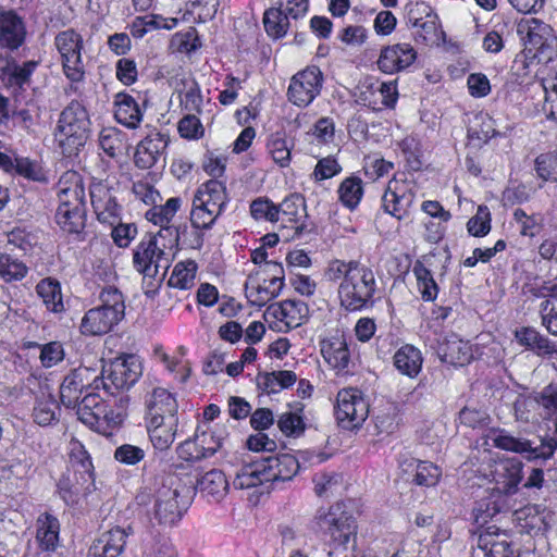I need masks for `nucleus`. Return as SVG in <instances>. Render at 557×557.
Here are the masks:
<instances>
[{"mask_svg":"<svg viewBox=\"0 0 557 557\" xmlns=\"http://www.w3.org/2000/svg\"><path fill=\"white\" fill-rule=\"evenodd\" d=\"M330 282H338L339 305L347 311H360L373 305L376 281L373 271L357 261L333 260L325 270Z\"/></svg>","mask_w":557,"mask_h":557,"instance_id":"1","label":"nucleus"},{"mask_svg":"<svg viewBox=\"0 0 557 557\" xmlns=\"http://www.w3.org/2000/svg\"><path fill=\"white\" fill-rule=\"evenodd\" d=\"M162 231L157 234H146L133 251V265L145 278H153L152 290H146V295L152 296L164 280L171 265V252L173 244H165Z\"/></svg>","mask_w":557,"mask_h":557,"instance_id":"2","label":"nucleus"},{"mask_svg":"<svg viewBox=\"0 0 557 557\" xmlns=\"http://www.w3.org/2000/svg\"><path fill=\"white\" fill-rule=\"evenodd\" d=\"M517 34L528 55L540 63H548L557 57V35L553 27L535 17L521 18Z\"/></svg>","mask_w":557,"mask_h":557,"instance_id":"3","label":"nucleus"},{"mask_svg":"<svg viewBox=\"0 0 557 557\" xmlns=\"http://www.w3.org/2000/svg\"><path fill=\"white\" fill-rule=\"evenodd\" d=\"M227 200L226 188L222 182L210 180L202 184L193 199L191 225L199 230L210 228L222 214Z\"/></svg>","mask_w":557,"mask_h":557,"instance_id":"4","label":"nucleus"},{"mask_svg":"<svg viewBox=\"0 0 557 557\" xmlns=\"http://www.w3.org/2000/svg\"><path fill=\"white\" fill-rule=\"evenodd\" d=\"M88 125L87 112L77 101L71 102L61 112L55 132V140L63 149V153L72 156L85 145Z\"/></svg>","mask_w":557,"mask_h":557,"instance_id":"5","label":"nucleus"},{"mask_svg":"<svg viewBox=\"0 0 557 557\" xmlns=\"http://www.w3.org/2000/svg\"><path fill=\"white\" fill-rule=\"evenodd\" d=\"M184 487L171 478L156 492L153 517L164 527L175 525L187 509L188 502L182 496Z\"/></svg>","mask_w":557,"mask_h":557,"instance_id":"6","label":"nucleus"},{"mask_svg":"<svg viewBox=\"0 0 557 557\" xmlns=\"http://www.w3.org/2000/svg\"><path fill=\"white\" fill-rule=\"evenodd\" d=\"M140 373V363L134 355L117 357L103 367L101 376L94 377L95 388L102 386L113 394L112 389H126L134 385Z\"/></svg>","mask_w":557,"mask_h":557,"instance_id":"7","label":"nucleus"},{"mask_svg":"<svg viewBox=\"0 0 557 557\" xmlns=\"http://www.w3.org/2000/svg\"><path fill=\"white\" fill-rule=\"evenodd\" d=\"M83 37L74 29L60 32L54 38V46L60 54L63 73L71 82H81L85 75L82 59Z\"/></svg>","mask_w":557,"mask_h":557,"instance_id":"8","label":"nucleus"},{"mask_svg":"<svg viewBox=\"0 0 557 557\" xmlns=\"http://www.w3.org/2000/svg\"><path fill=\"white\" fill-rule=\"evenodd\" d=\"M369 414V404L362 392L355 387L343 388L337 393L335 417L346 430L359 428Z\"/></svg>","mask_w":557,"mask_h":557,"instance_id":"9","label":"nucleus"},{"mask_svg":"<svg viewBox=\"0 0 557 557\" xmlns=\"http://www.w3.org/2000/svg\"><path fill=\"white\" fill-rule=\"evenodd\" d=\"M323 73L317 65H310L292 76L287 88V99L294 106L306 108L320 95Z\"/></svg>","mask_w":557,"mask_h":557,"instance_id":"10","label":"nucleus"},{"mask_svg":"<svg viewBox=\"0 0 557 557\" xmlns=\"http://www.w3.org/2000/svg\"><path fill=\"white\" fill-rule=\"evenodd\" d=\"M307 314L308 307L304 301L287 299L271 304L263 318L271 330L285 333L301 325Z\"/></svg>","mask_w":557,"mask_h":557,"instance_id":"11","label":"nucleus"},{"mask_svg":"<svg viewBox=\"0 0 557 557\" xmlns=\"http://www.w3.org/2000/svg\"><path fill=\"white\" fill-rule=\"evenodd\" d=\"M416 200L411 182L393 178L382 196V209L397 220L407 218Z\"/></svg>","mask_w":557,"mask_h":557,"instance_id":"12","label":"nucleus"},{"mask_svg":"<svg viewBox=\"0 0 557 557\" xmlns=\"http://www.w3.org/2000/svg\"><path fill=\"white\" fill-rule=\"evenodd\" d=\"M267 267L273 269L271 276L260 277L258 272L255 276L250 275L246 283V295L249 301L259 307L277 297L284 286L281 275L283 269L276 263H267Z\"/></svg>","mask_w":557,"mask_h":557,"instance_id":"13","label":"nucleus"},{"mask_svg":"<svg viewBox=\"0 0 557 557\" xmlns=\"http://www.w3.org/2000/svg\"><path fill=\"white\" fill-rule=\"evenodd\" d=\"M490 438L495 447L525 455L528 459H547L553 456L557 448V442L555 440H548L543 442L540 446L532 447L529 441L515 437L506 431L493 432Z\"/></svg>","mask_w":557,"mask_h":557,"instance_id":"14","label":"nucleus"},{"mask_svg":"<svg viewBox=\"0 0 557 557\" xmlns=\"http://www.w3.org/2000/svg\"><path fill=\"white\" fill-rule=\"evenodd\" d=\"M318 525L338 545H346L357 531L355 519L339 507H332L326 513L320 515Z\"/></svg>","mask_w":557,"mask_h":557,"instance_id":"15","label":"nucleus"},{"mask_svg":"<svg viewBox=\"0 0 557 557\" xmlns=\"http://www.w3.org/2000/svg\"><path fill=\"white\" fill-rule=\"evenodd\" d=\"M278 219L282 221L283 228L286 234H282L284 240H289L298 236L304 230V218L306 216L305 199L298 195L293 194L287 196L280 205Z\"/></svg>","mask_w":557,"mask_h":557,"instance_id":"16","label":"nucleus"},{"mask_svg":"<svg viewBox=\"0 0 557 557\" xmlns=\"http://www.w3.org/2000/svg\"><path fill=\"white\" fill-rule=\"evenodd\" d=\"M417 59V51L410 44H395L384 47L376 61L385 74H395L409 67Z\"/></svg>","mask_w":557,"mask_h":557,"instance_id":"17","label":"nucleus"},{"mask_svg":"<svg viewBox=\"0 0 557 557\" xmlns=\"http://www.w3.org/2000/svg\"><path fill=\"white\" fill-rule=\"evenodd\" d=\"M92 372L88 368H77L72 370L60 386V398L62 404L67 407H76L82 394L89 389H96L94 380L90 381Z\"/></svg>","mask_w":557,"mask_h":557,"instance_id":"18","label":"nucleus"},{"mask_svg":"<svg viewBox=\"0 0 557 557\" xmlns=\"http://www.w3.org/2000/svg\"><path fill=\"white\" fill-rule=\"evenodd\" d=\"M58 490L66 504H76L81 497L87 496L95 490L94 473L73 470L63 474L58 483Z\"/></svg>","mask_w":557,"mask_h":557,"instance_id":"19","label":"nucleus"},{"mask_svg":"<svg viewBox=\"0 0 557 557\" xmlns=\"http://www.w3.org/2000/svg\"><path fill=\"white\" fill-rule=\"evenodd\" d=\"M183 205V199L181 197H171L165 203L158 205L156 203L149 210L146 211L145 218L161 227L160 231L163 232V235H169L172 238V242H177L178 232L177 228L172 226L171 223L175 218L176 213L181 210Z\"/></svg>","mask_w":557,"mask_h":557,"instance_id":"20","label":"nucleus"},{"mask_svg":"<svg viewBox=\"0 0 557 557\" xmlns=\"http://www.w3.org/2000/svg\"><path fill=\"white\" fill-rule=\"evenodd\" d=\"M122 319L123 317L114 310L98 306L84 314L81 322V332L84 335H103L110 332Z\"/></svg>","mask_w":557,"mask_h":557,"instance_id":"21","label":"nucleus"},{"mask_svg":"<svg viewBox=\"0 0 557 557\" xmlns=\"http://www.w3.org/2000/svg\"><path fill=\"white\" fill-rule=\"evenodd\" d=\"M492 476L499 492L513 494L522 480V462L517 458L499 460L495 463Z\"/></svg>","mask_w":557,"mask_h":557,"instance_id":"22","label":"nucleus"},{"mask_svg":"<svg viewBox=\"0 0 557 557\" xmlns=\"http://www.w3.org/2000/svg\"><path fill=\"white\" fill-rule=\"evenodd\" d=\"M437 355L444 362L456 367H463L473 359V349L468 341L451 334L440 343Z\"/></svg>","mask_w":557,"mask_h":557,"instance_id":"23","label":"nucleus"},{"mask_svg":"<svg viewBox=\"0 0 557 557\" xmlns=\"http://www.w3.org/2000/svg\"><path fill=\"white\" fill-rule=\"evenodd\" d=\"M26 28L22 17L14 11L0 12V46L17 49L25 40Z\"/></svg>","mask_w":557,"mask_h":557,"instance_id":"24","label":"nucleus"},{"mask_svg":"<svg viewBox=\"0 0 557 557\" xmlns=\"http://www.w3.org/2000/svg\"><path fill=\"white\" fill-rule=\"evenodd\" d=\"M90 202L101 222H110L117 215L119 206L111 189L103 182H94L89 186Z\"/></svg>","mask_w":557,"mask_h":557,"instance_id":"25","label":"nucleus"},{"mask_svg":"<svg viewBox=\"0 0 557 557\" xmlns=\"http://www.w3.org/2000/svg\"><path fill=\"white\" fill-rule=\"evenodd\" d=\"M321 352L326 363L338 374L349 372L350 351L343 336H333L322 343Z\"/></svg>","mask_w":557,"mask_h":557,"instance_id":"26","label":"nucleus"},{"mask_svg":"<svg viewBox=\"0 0 557 557\" xmlns=\"http://www.w3.org/2000/svg\"><path fill=\"white\" fill-rule=\"evenodd\" d=\"M115 120L127 128H137L144 111L137 100L125 91L117 92L113 100Z\"/></svg>","mask_w":557,"mask_h":557,"instance_id":"27","label":"nucleus"},{"mask_svg":"<svg viewBox=\"0 0 557 557\" xmlns=\"http://www.w3.org/2000/svg\"><path fill=\"white\" fill-rule=\"evenodd\" d=\"M168 146L166 137L161 133L146 136L136 148L135 164L140 169L152 168Z\"/></svg>","mask_w":557,"mask_h":557,"instance_id":"28","label":"nucleus"},{"mask_svg":"<svg viewBox=\"0 0 557 557\" xmlns=\"http://www.w3.org/2000/svg\"><path fill=\"white\" fill-rule=\"evenodd\" d=\"M148 419L177 418V401L174 395L163 387H154L146 399Z\"/></svg>","mask_w":557,"mask_h":557,"instance_id":"29","label":"nucleus"},{"mask_svg":"<svg viewBox=\"0 0 557 557\" xmlns=\"http://www.w3.org/2000/svg\"><path fill=\"white\" fill-rule=\"evenodd\" d=\"M147 430L152 446L159 450H166L175 440L177 430V418L148 419Z\"/></svg>","mask_w":557,"mask_h":557,"instance_id":"30","label":"nucleus"},{"mask_svg":"<svg viewBox=\"0 0 557 557\" xmlns=\"http://www.w3.org/2000/svg\"><path fill=\"white\" fill-rule=\"evenodd\" d=\"M263 460L269 483L292 480L299 471V462L296 457L290 454L271 456Z\"/></svg>","mask_w":557,"mask_h":557,"instance_id":"31","label":"nucleus"},{"mask_svg":"<svg viewBox=\"0 0 557 557\" xmlns=\"http://www.w3.org/2000/svg\"><path fill=\"white\" fill-rule=\"evenodd\" d=\"M473 557H516V552L505 537L486 532L479 535Z\"/></svg>","mask_w":557,"mask_h":557,"instance_id":"32","label":"nucleus"},{"mask_svg":"<svg viewBox=\"0 0 557 557\" xmlns=\"http://www.w3.org/2000/svg\"><path fill=\"white\" fill-rule=\"evenodd\" d=\"M60 205L66 207H85V188L81 176L76 172L65 173L59 182L58 191Z\"/></svg>","mask_w":557,"mask_h":557,"instance_id":"33","label":"nucleus"},{"mask_svg":"<svg viewBox=\"0 0 557 557\" xmlns=\"http://www.w3.org/2000/svg\"><path fill=\"white\" fill-rule=\"evenodd\" d=\"M60 522L48 513H41L36 521V542L42 550L53 552L59 544Z\"/></svg>","mask_w":557,"mask_h":557,"instance_id":"34","label":"nucleus"},{"mask_svg":"<svg viewBox=\"0 0 557 557\" xmlns=\"http://www.w3.org/2000/svg\"><path fill=\"white\" fill-rule=\"evenodd\" d=\"M267 484H269V479L263 459L242 467L233 481L234 487L238 490H248Z\"/></svg>","mask_w":557,"mask_h":557,"instance_id":"35","label":"nucleus"},{"mask_svg":"<svg viewBox=\"0 0 557 557\" xmlns=\"http://www.w3.org/2000/svg\"><path fill=\"white\" fill-rule=\"evenodd\" d=\"M256 381L258 388L263 393L275 394L294 385L297 381V375L289 370H280L259 373Z\"/></svg>","mask_w":557,"mask_h":557,"instance_id":"36","label":"nucleus"},{"mask_svg":"<svg viewBox=\"0 0 557 557\" xmlns=\"http://www.w3.org/2000/svg\"><path fill=\"white\" fill-rule=\"evenodd\" d=\"M421 351L412 345L401 346L394 355V366L404 375L416 377L422 367Z\"/></svg>","mask_w":557,"mask_h":557,"instance_id":"37","label":"nucleus"},{"mask_svg":"<svg viewBox=\"0 0 557 557\" xmlns=\"http://www.w3.org/2000/svg\"><path fill=\"white\" fill-rule=\"evenodd\" d=\"M67 205H59L55 212V221L60 227L70 234H79L85 227V207H66Z\"/></svg>","mask_w":557,"mask_h":557,"instance_id":"38","label":"nucleus"},{"mask_svg":"<svg viewBox=\"0 0 557 557\" xmlns=\"http://www.w3.org/2000/svg\"><path fill=\"white\" fill-rule=\"evenodd\" d=\"M228 483L221 470H210L197 480V490L207 497L221 500L227 492Z\"/></svg>","mask_w":557,"mask_h":557,"instance_id":"39","label":"nucleus"},{"mask_svg":"<svg viewBox=\"0 0 557 557\" xmlns=\"http://www.w3.org/2000/svg\"><path fill=\"white\" fill-rule=\"evenodd\" d=\"M60 407L55 398L50 393L41 391L33 409L34 421L42 426L51 425L58 421Z\"/></svg>","mask_w":557,"mask_h":557,"instance_id":"40","label":"nucleus"},{"mask_svg":"<svg viewBox=\"0 0 557 557\" xmlns=\"http://www.w3.org/2000/svg\"><path fill=\"white\" fill-rule=\"evenodd\" d=\"M36 292L49 311L59 313L64 310L61 286L57 280H41L36 286Z\"/></svg>","mask_w":557,"mask_h":557,"instance_id":"41","label":"nucleus"},{"mask_svg":"<svg viewBox=\"0 0 557 557\" xmlns=\"http://www.w3.org/2000/svg\"><path fill=\"white\" fill-rule=\"evenodd\" d=\"M338 200L349 210H355L363 196L362 180L357 176H348L342 181L337 189Z\"/></svg>","mask_w":557,"mask_h":557,"instance_id":"42","label":"nucleus"},{"mask_svg":"<svg viewBox=\"0 0 557 557\" xmlns=\"http://www.w3.org/2000/svg\"><path fill=\"white\" fill-rule=\"evenodd\" d=\"M127 533L122 528H114L104 532L98 540L97 549H101L103 557H117L126 544Z\"/></svg>","mask_w":557,"mask_h":557,"instance_id":"43","label":"nucleus"},{"mask_svg":"<svg viewBox=\"0 0 557 557\" xmlns=\"http://www.w3.org/2000/svg\"><path fill=\"white\" fill-rule=\"evenodd\" d=\"M197 263L193 260L181 261L175 264L169 278V286L178 289H189L195 284Z\"/></svg>","mask_w":557,"mask_h":557,"instance_id":"44","label":"nucleus"},{"mask_svg":"<svg viewBox=\"0 0 557 557\" xmlns=\"http://www.w3.org/2000/svg\"><path fill=\"white\" fill-rule=\"evenodd\" d=\"M36 66L37 63L34 61H28L21 65L14 60H10L1 67V72L3 79H7L8 84L22 86L29 79Z\"/></svg>","mask_w":557,"mask_h":557,"instance_id":"45","label":"nucleus"},{"mask_svg":"<svg viewBox=\"0 0 557 557\" xmlns=\"http://www.w3.org/2000/svg\"><path fill=\"white\" fill-rule=\"evenodd\" d=\"M28 273L26 264L17 258L0 252V278L7 283L21 281Z\"/></svg>","mask_w":557,"mask_h":557,"instance_id":"46","label":"nucleus"},{"mask_svg":"<svg viewBox=\"0 0 557 557\" xmlns=\"http://www.w3.org/2000/svg\"><path fill=\"white\" fill-rule=\"evenodd\" d=\"M412 272L418 282L421 297L425 301L434 300L437 297L438 287L431 271L420 261L416 262Z\"/></svg>","mask_w":557,"mask_h":557,"instance_id":"47","label":"nucleus"},{"mask_svg":"<svg viewBox=\"0 0 557 557\" xmlns=\"http://www.w3.org/2000/svg\"><path fill=\"white\" fill-rule=\"evenodd\" d=\"M198 445L200 449L206 453V457H211L220 448H222L224 441L226 440V431L224 426H216L210 431L203 430L196 433Z\"/></svg>","mask_w":557,"mask_h":557,"instance_id":"48","label":"nucleus"},{"mask_svg":"<svg viewBox=\"0 0 557 557\" xmlns=\"http://www.w3.org/2000/svg\"><path fill=\"white\" fill-rule=\"evenodd\" d=\"M250 215L257 222H278V209L268 197H258L250 203Z\"/></svg>","mask_w":557,"mask_h":557,"instance_id":"49","label":"nucleus"},{"mask_svg":"<svg viewBox=\"0 0 557 557\" xmlns=\"http://www.w3.org/2000/svg\"><path fill=\"white\" fill-rule=\"evenodd\" d=\"M124 134L115 127H106L99 134V145L110 157L119 156L125 148Z\"/></svg>","mask_w":557,"mask_h":557,"instance_id":"50","label":"nucleus"},{"mask_svg":"<svg viewBox=\"0 0 557 557\" xmlns=\"http://www.w3.org/2000/svg\"><path fill=\"white\" fill-rule=\"evenodd\" d=\"M267 148L273 161L280 166L285 168L290 161V146L288 145L284 134H272L267 143Z\"/></svg>","mask_w":557,"mask_h":557,"instance_id":"51","label":"nucleus"},{"mask_svg":"<svg viewBox=\"0 0 557 557\" xmlns=\"http://www.w3.org/2000/svg\"><path fill=\"white\" fill-rule=\"evenodd\" d=\"M263 24L270 36L281 38L286 35L289 22L284 11L272 8L265 11Z\"/></svg>","mask_w":557,"mask_h":557,"instance_id":"52","label":"nucleus"},{"mask_svg":"<svg viewBox=\"0 0 557 557\" xmlns=\"http://www.w3.org/2000/svg\"><path fill=\"white\" fill-rule=\"evenodd\" d=\"M409 466H414V482L421 486H434L438 483L442 471L441 469L430 461H414L412 460Z\"/></svg>","mask_w":557,"mask_h":557,"instance_id":"53","label":"nucleus"},{"mask_svg":"<svg viewBox=\"0 0 557 557\" xmlns=\"http://www.w3.org/2000/svg\"><path fill=\"white\" fill-rule=\"evenodd\" d=\"M411 27L416 29V40L420 39L425 44L437 42L443 34L437 14L429 16L424 18V21L417 23V25Z\"/></svg>","mask_w":557,"mask_h":557,"instance_id":"54","label":"nucleus"},{"mask_svg":"<svg viewBox=\"0 0 557 557\" xmlns=\"http://www.w3.org/2000/svg\"><path fill=\"white\" fill-rule=\"evenodd\" d=\"M541 85L545 94L543 111L557 123V75L543 78Z\"/></svg>","mask_w":557,"mask_h":557,"instance_id":"55","label":"nucleus"},{"mask_svg":"<svg viewBox=\"0 0 557 557\" xmlns=\"http://www.w3.org/2000/svg\"><path fill=\"white\" fill-rule=\"evenodd\" d=\"M70 462L74 471L94 473V466L90 457L78 441H72L70 444Z\"/></svg>","mask_w":557,"mask_h":557,"instance_id":"56","label":"nucleus"},{"mask_svg":"<svg viewBox=\"0 0 557 557\" xmlns=\"http://www.w3.org/2000/svg\"><path fill=\"white\" fill-rule=\"evenodd\" d=\"M542 324L552 334L557 336V297L550 296L541 301L539 306Z\"/></svg>","mask_w":557,"mask_h":557,"instance_id":"57","label":"nucleus"},{"mask_svg":"<svg viewBox=\"0 0 557 557\" xmlns=\"http://www.w3.org/2000/svg\"><path fill=\"white\" fill-rule=\"evenodd\" d=\"M469 234L475 237L485 236L491 231V213L486 206H479L475 215L467 223Z\"/></svg>","mask_w":557,"mask_h":557,"instance_id":"58","label":"nucleus"},{"mask_svg":"<svg viewBox=\"0 0 557 557\" xmlns=\"http://www.w3.org/2000/svg\"><path fill=\"white\" fill-rule=\"evenodd\" d=\"M181 104L188 112H200L202 106V96L196 82L185 84L181 92Z\"/></svg>","mask_w":557,"mask_h":557,"instance_id":"59","label":"nucleus"},{"mask_svg":"<svg viewBox=\"0 0 557 557\" xmlns=\"http://www.w3.org/2000/svg\"><path fill=\"white\" fill-rule=\"evenodd\" d=\"M101 307L114 310L124 318L125 304L122 293L114 286H106L100 293Z\"/></svg>","mask_w":557,"mask_h":557,"instance_id":"60","label":"nucleus"},{"mask_svg":"<svg viewBox=\"0 0 557 557\" xmlns=\"http://www.w3.org/2000/svg\"><path fill=\"white\" fill-rule=\"evenodd\" d=\"M277 426L287 436L299 435L305 430L301 416L293 411L282 413L277 420Z\"/></svg>","mask_w":557,"mask_h":557,"instance_id":"61","label":"nucleus"},{"mask_svg":"<svg viewBox=\"0 0 557 557\" xmlns=\"http://www.w3.org/2000/svg\"><path fill=\"white\" fill-rule=\"evenodd\" d=\"M64 349L61 343L50 342L41 346L40 361L45 368L57 366L64 359Z\"/></svg>","mask_w":557,"mask_h":557,"instance_id":"62","label":"nucleus"},{"mask_svg":"<svg viewBox=\"0 0 557 557\" xmlns=\"http://www.w3.org/2000/svg\"><path fill=\"white\" fill-rule=\"evenodd\" d=\"M178 133L187 139H198L203 135V126L195 114H187L178 122Z\"/></svg>","mask_w":557,"mask_h":557,"instance_id":"63","label":"nucleus"},{"mask_svg":"<svg viewBox=\"0 0 557 557\" xmlns=\"http://www.w3.org/2000/svg\"><path fill=\"white\" fill-rule=\"evenodd\" d=\"M536 172L544 181L557 182V157L541 154L535 160Z\"/></svg>","mask_w":557,"mask_h":557,"instance_id":"64","label":"nucleus"}]
</instances>
